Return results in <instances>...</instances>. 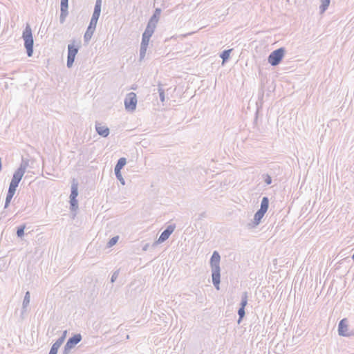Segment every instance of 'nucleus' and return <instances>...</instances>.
<instances>
[{
	"label": "nucleus",
	"mask_w": 354,
	"mask_h": 354,
	"mask_svg": "<svg viewBox=\"0 0 354 354\" xmlns=\"http://www.w3.org/2000/svg\"><path fill=\"white\" fill-rule=\"evenodd\" d=\"M28 165V162L24 161V160L21 161L19 168L14 172L11 182L10 183L8 191L6 195L4 209H6L10 205V201L14 196L17 188L21 180L27 167Z\"/></svg>",
	"instance_id": "nucleus-1"
},
{
	"label": "nucleus",
	"mask_w": 354,
	"mask_h": 354,
	"mask_svg": "<svg viewBox=\"0 0 354 354\" xmlns=\"http://www.w3.org/2000/svg\"><path fill=\"white\" fill-rule=\"evenodd\" d=\"M221 257L217 251H214L210 259V266L212 268V283L216 290L220 289L221 282Z\"/></svg>",
	"instance_id": "nucleus-2"
},
{
	"label": "nucleus",
	"mask_w": 354,
	"mask_h": 354,
	"mask_svg": "<svg viewBox=\"0 0 354 354\" xmlns=\"http://www.w3.org/2000/svg\"><path fill=\"white\" fill-rule=\"evenodd\" d=\"M24 41V47L26 49L27 55L31 57L33 54L34 39L30 26L27 24L22 33Z\"/></svg>",
	"instance_id": "nucleus-3"
},
{
	"label": "nucleus",
	"mask_w": 354,
	"mask_h": 354,
	"mask_svg": "<svg viewBox=\"0 0 354 354\" xmlns=\"http://www.w3.org/2000/svg\"><path fill=\"white\" fill-rule=\"evenodd\" d=\"M285 52V48L283 47L273 50L268 57V63L272 66L279 65L284 57Z\"/></svg>",
	"instance_id": "nucleus-4"
},
{
	"label": "nucleus",
	"mask_w": 354,
	"mask_h": 354,
	"mask_svg": "<svg viewBox=\"0 0 354 354\" xmlns=\"http://www.w3.org/2000/svg\"><path fill=\"white\" fill-rule=\"evenodd\" d=\"M82 337L80 333L73 335L69 337L63 350V354H68L70 351L79 342H81Z\"/></svg>",
	"instance_id": "nucleus-5"
},
{
	"label": "nucleus",
	"mask_w": 354,
	"mask_h": 354,
	"mask_svg": "<svg viewBox=\"0 0 354 354\" xmlns=\"http://www.w3.org/2000/svg\"><path fill=\"white\" fill-rule=\"evenodd\" d=\"M74 43L75 41H73L72 44L68 45V55L66 63L68 68H71L73 66L75 56L79 50V46H75Z\"/></svg>",
	"instance_id": "nucleus-6"
},
{
	"label": "nucleus",
	"mask_w": 354,
	"mask_h": 354,
	"mask_svg": "<svg viewBox=\"0 0 354 354\" xmlns=\"http://www.w3.org/2000/svg\"><path fill=\"white\" fill-rule=\"evenodd\" d=\"M137 105V97L135 93H129L124 99V106L127 111H134Z\"/></svg>",
	"instance_id": "nucleus-7"
},
{
	"label": "nucleus",
	"mask_w": 354,
	"mask_h": 354,
	"mask_svg": "<svg viewBox=\"0 0 354 354\" xmlns=\"http://www.w3.org/2000/svg\"><path fill=\"white\" fill-rule=\"evenodd\" d=\"M175 225H168L166 229L160 234L159 238L157 241H156L153 246H156L158 244L163 243L170 236V235L173 233V232L175 230Z\"/></svg>",
	"instance_id": "nucleus-8"
},
{
	"label": "nucleus",
	"mask_w": 354,
	"mask_h": 354,
	"mask_svg": "<svg viewBox=\"0 0 354 354\" xmlns=\"http://www.w3.org/2000/svg\"><path fill=\"white\" fill-rule=\"evenodd\" d=\"M348 320L346 318H344L339 322L338 324V333L340 336L343 337H351V334H348Z\"/></svg>",
	"instance_id": "nucleus-9"
},
{
	"label": "nucleus",
	"mask_w": 354,
	"mask_h": 354,
	"mask_svg": "<svg viewBox=\"0 0 354 354\" xmlns=\"http://www.w3.org/2000/svg\"><path fill=\"white\" fill-rule=\"evenodd\" d=\"M102 1V0H96L90 22L97 24L101 13Z\"/></svg>",
	"instance_id": "nucleus-10"
},
{
	"label": "nucleus",
	"mask_w": 354,
	"mask_h": 354,
	"mask_svg": "<svg viewBox=\"0 0 354 354\" xmlns=\"http://www.w3.org/2000/svg\"><path fill=\"white\" fill-rule=\"evenodd\" d=\"M95 130L98 135L103 138H106L110 133L109 129L99 122H95Z\"/></svg>",
	"instance_id": "nucleus-11"
},
{
	"label": "nucleus",
	"mask_w": 354,
	"mask_h": 354,
	"mask_svg": "<svg viewBox=\"0 0 354 354\" xmlns=\"http://www.w3.org/2000/svg\"><path fill=\"white\" fill-rule=\"evenodd\" d=\"M96 26H97L96 24L91 23V22L89 23L87 30L84 36V39L85 41H88L91 39V37L95 30Z\"/></svg>",
	"instance_id": "nucleus-12"
},
{
	"label": "nucleus",
	"mask_w": 354,
	"mask_h": 354,
	"mask_svg": "<svg viewBox=\"0 0 354 354\" xmlns=\"http://www.w3.org/2000/svg\"><path fill=\"white\" fill-rule=\"evenodd\" d=\"M64 342V337L58 338L52 345L49 354H57L58 349Z\"/></svg>",
	"instance_id": "nucleus-13"
},
{
	"label": "nucleus",
	"mask_w": 354,
	"mask_h": 354,
	"mask_svg": "<svg viewBox=\"0 0 354 354\" xmlns=\"http://www.w3.org/2000/svg\"><path fill=\"white\" fill-rule=\"evenodd\" d=\"M78 196V183L77 181L73 178L71 184V190L70 194V199H77V196Z\"/></svg>",
	"instance_id": "nucleus-14"
},
{
	"label": "nucleus",
	"mask_w": 354,
	"mask_h": 354,
	"mask_svg": "<svg viewBox=\"0 0 354 354\" xmlns=\"http://www.w3.org/2000/svg\"><path fill=\"white\" fill-rule=\"evenodd\" d=\"M266 212L261 211L259 209L254 214V219H253V225L257 226L261 223L262 218L264 216Z\"/></svg>",
	"instance_id": "nucleus-15"
},
{
	"label": "nucleus",
	"mask_w": 354,
	"mask_h": 354,
	"mask_svg": "<svg viewBox=\"0 0 354 354\" xmlns=\"http://www.w3.org/2000/svg\"><path fill=\"white\" fill-rule=\"evenodd\" d=\"M30 292L27 291L25 294L23 303H22V309H21V314L25 313L26 311V308L30 304Z\"/></svg>",
	"instance_id": "nucleus-16"
},
{
	"label": "nucleus",
	"mask_w": 354,
	"mask_h": 354,
	"mask_svg": "<svg viewBox=\"0 0 354 354\" xmlns=\"http://www.w3.org/2000/svg\"><path fill=\"white\" fill-rule=\"evenodd\" d=\"M269 207V199L267 196H264L262 198L261 202V207L259 210L263 211L266 213Z\"/></svg>",
	"instance_id": "nucleus-17"
},
{
	"label": "nucleus",
	"mask_w": 354,
	"mask_h": 354,
	"mask_svg": "<svg viewBox=\"0 0 354 354\" xmlns=\"http://www.w3.org/2000/svg\"><path fill=\"white\" fill-rule=\"evenodd\" d=\"M162 84L159 82L158 84L157 91L159 93V97L161 102H164L165 101V89L162 88Z\"/></svg>",
	"instance_id": "nucleus-18"
},
{
	"label": "nucleus",
	"mask_w": 354,
	"mask_h": 354,
	"mask_svg": "<svg viewBox=\"0 0 354 354\" xmlns=\"http://www.w3.org/2000/svg\"><path fill=\"white\" fill-rule=\"evenodd\" d=\"M126 163H127V160L125 158H119V160H118V162L115 166L114 170L121 171V169L124 167V166L126 165Z\"/></svg>",
	"instance_id": "nucleus-19"
},
{
	"label": "nucleus",
	"mask_w": 354,
	"mask_h": 354,
	"mask_svg": "<svg viewBox=\"0 0 354 354\" xmlns=\"http://www.w3.org/2000/svg\"><path fill=\"white\" fill-rule=\"evenodd\" d=\"M330 0H321L319 10L321 13H324L328 8Z\"/></svg>",
	"instance_id": "nucleus-20"
},
{
	"label": "nucleus",
	"mask_w": 354,
	"mask_h": 354,
	"mask_svg": "<svg viewBox=\"0 0 354 354\" xmlns=\"http://www.w3.org/2000/svg\"><path fill=\"white\" fill-rule=\"evenodd\" d=\"M161 13V9L160 8H156L153 14V15L151 17L150 20H152L155 21V23H158L160 15Z\"/></svg>",
	"instance_id": "nucleus-21"
},
{
	"label": "nucleus",
	"mask_w": 354,
	"mask_h": 354,
	"mask_svg": "<svg viewBox=\"0 0 354 354\" xmlns=\"http://www.w3.org/2000/svg\"><path fill=\"white\" fill-rule=\"evenodd\" d=\"M248 295L247 292H244L241 295V301L240 303V307L245 308L248 304Z\"/></svg>",
	"instance_id": "nucleus-22"
},
{
	"label": "nucleus",
	"mask_w": 354,
	"mask_h": 354,
	"mask_svg": "<svg viewBox=\"0 0 354 354\" xmlns=\"http://www.w3.org/2000/svg\"><path fill=\"white\" fill-rule=\"evenodd\" d=\"M232 49L224 50L220 55V57L223 59V62H226L230 58V55Z\"/></svg>",
	"instance_id": "nucleus-23"
},
{
	"label": "nucleus",
	"mask_w": 354,
	"mask_h": 354,
	"mask_svg": "<svg viewBox=\"0 0 354 354\" xmlns=\"http://www.w3.org/2000/svg\"><path fill=\"white\" fill-rule=\"evenodd\" d=\"M26 228V225H21L17 227V235L18 237L21 238L24 235V230Z\"/></svg>",
	"instance_id": "nucleus-24"
},
{
	"label": "nucleus",
	"mask_w": 354,
	"mask_h": 354,
	"mask_svg": "<svg viewBox=\"0 0 354 354\" xmlns=\"http://www.w3.org/2000/svg\"><path fill=\"white\" fill-rule=\"evenodd\" d=\"M238 315H239V319H238V324H240L243 318L245 317V308L239 307L238 310Z\"/></svg>",
	"instance_id": "nucleus-25"
},
{
	"label": "nucleus",
	"mask_w": 354,
	"mask_h": 354,
	"mask_svg": "<svg viewBox=\"0 0 354 354\" xmlns=\"http://www.w3.org/2000/svg\"><path fill=\"white\" fill-rule=\"evenodd\" d=\"M114 173H115V175L117 178V179L120 182V183L122 185H125V181H124V179L123 178L122 174H121V171L118 170V171H116V170H114Z\"/></svg>",
	"instance_id": "nucleus-26"
},
{
	"label": "nucleus",
	"mask_w": 354,
	"mask_h": 354,
	"mask_svg": "<svg viewBox=\"0 0 354 354\" xmlns=\"http://www.w3.org/2000/svg\"><path fill=\"white\" fill-rule=\"evenodd\" d=\"M71 211H76L78 208V201L77 199H70Z\"/></svg>",
	"instance_id": "nucleus-27"
},
{
	"label": "nucleus",
	"mask_w": 354,
	"mask_h": 354,
	"mask_svg": "<svg viewBox=\"0 0 354 354\" xmlns=\"http://www.w3.org/2000/svg\"><path fill=\"white\" fill-rule=\"evenodd\" d=\"M118 239H119V236H115L112 237L109 241V242L107 243V247L108 248H111L113 245H115L117 243Z\"/></svg>",
	"instance_id": "nucleus-28"
},
{
	"label": "nucleus",
	"mask_w": 354,
	"mask_h": 354,
	"mask_svg": "<svg viewBox=\"0 0 354 354\" xmlns=\"http://www.w3.org/2000/svg\"><path fill=\"white\" fill-rule=\"evenodd\" d=\"M262 178L263 179L265 183L267 185H269L272 183V177L270 174H263L262 175Z\"/></svg>",
	"instance_id": "nucleus-29"
},
{
	"label": "nucleus",
	"mask_w": 354,
	"mask_h": 354,
	"mask_svg": "<svg viewBox=\"0 0 354 354\" xmlns=\"http://www.w3.org/2000/svg\"><path fill=\"white\" fill-rule=\"evenodd\" d=\"M147 46H142L140 45V60H142L144 57H145L146 52H147Z\"/></svg>",
	"instance_id": "nucleus-30"
},
{
	"label": "nucleus",
	"mask_w": 354,
	"mask_h": 354,
	"mask_svg": "<svg viewBox=\"0 0 354 354\" xmlns=\"http://www.w3.org/2000/svg\"><path fill=\"white\" fill-rule=\"evenodd\" d=\"M68 0H61V11L66 12L68 11Z\"/></svg>",
	"instance_id": "nucleus-31"
},
{
	"label": "nucleus",
	"mask_w": 354,
	"mask_h": 354,
	"mask_svg": "<svg viewBox=\"0 0 354 354\" xmlns=\"http://www.w3.org/2000/svg\"><path fill=\"white\" fill-rule=\"evenodd\" d=\"M68 12V11L63 12L61 11L60 17H59V21L61 24H63L65 21L66 17H67Z\"/></svg>",
	"instance_id": "nucleus-32"
},
{
	"label": "nucleus",
	"mask_w": 354,
	"mask_h": 354,
	"mask_svg": "<svg viewBox=\"0 0 354 354\" xmlns=\"http://www.w3.org/2000/svg\"><path fill=\"white\" fill-rule=\"evenodd\" d=\"M119 273H120V270H115V271L113 273V274H112V276H111V283H114V282L115 281V280L117 279V278H118V276H119Z\"/></svg>",
	"instance_id": "nucleus-33"
},
{
	"label": "nucleus",
	"mask_w": 354,
	"mask_h": 354,
	"mask_svg": "<svg viewBox=\"0 0 354 354\" xmlns=\"http://www.w3.org/2000/svg\"><path fill=\"white\" fill-rule=\"evenodd\" d=\"M150 38L142 36L141 44L142 46H147L149 45Z\"/></svg>",
	"instance_id": "nucleus-34"
},
{
	"label": "nucleus",
	"mask_w": 354,
	"mask_h": 354,
	"mask_svg": "<svg viewBox=\"0 0 354 354\" xmlns=\"http://www.w3.org/2000/svg\"><path fill=\"white\" fill-rule=\"evenodd\" d=\"M153 33L149 30V29L145 28L144 32L142 33V36L145 37L151 38Z\"/></svg>",
	"instance_id": "nucleus-35"
},
{
	"label": "nucleus",
	"mask_w": 354,
	"mask_h": 354,
	"mask_svg": "<svg viewBox=\"0 0 354 354\" xmlns=\"http://www.w3.org/2000/svg\"><path fill=\"white\" fill-rule=\"evenodd\" d=\"M156 24H157V23H155V21L150 20V19L149 20L148 24H147V25H150V26L151 28H153V29H156Z\"/></svg>",
	"instance_id": "nucleus-36"
},
{
	"label": "nucleus",
	"mask_w": 354,
	"mask_h": 354,
	"mask_svg": "<svg viewBox=\"0 0 354 354\" xmlns=\"http://www.w3.org/2000/svg\"><path fill=\"white\" fill-rule=\"evenodd\" d=\"M146 28H147V29H149V30H151L153 33L154 32L155 29H153V28H151V27L150 26V25H147Z\"/></svg>",
	"instance_id": "nucleus-37"
},
{
	"label": "nucleus",
	"mask_w": 354,
	"mask_h": 354,
	"mask_svg": "<svg viewBox=\"0 0 354 354\" xmlns=\"http://www.w3.org/2000/svg\"><path fill=\"white\" fill-rule=\"evenodd\" d=\"M203 217H205V212H203V213H201V214H200V216H199V218H200V219H201V218H203Z\"/></svg>",
	"instance_id": "nucleus-38"
},
{
	"label": "nucleus",
	"mask_w": 354,
	"mask_h": 354,
	"mask_svg": "<svg viewBox=\"0 0 354 354\" xmlns=\"http://www.w3.org/2000/svg\"><path fill=\"white\" fill-rule=\"evenodd\" d=\"M348 334H351V336L354 335V330H348Z\"/></svg>",
	"instance_id": "nucleus-39"
},
{
	"label": "nucleus",
	"mask_w": 354,
	"mask_h": 354,
	"mask_svg": "<svg viewBox=\"0 0 354 354\" xmlns=\"http://www.w3.org/2000/svg\"><path fill=\"white\" fill-rule=\"evenodd\" d=\"M66 333H67L66 330L64 331L63 335L60 337H64V339H65L66 338Z\"/></svg>",
	"instance_id": "nucleus-40"
},
{
	"label": "nucleus",
	"mask_w": 354,
	"mask_h": 354,
	"mask_svg": "<svg viewBox=\"0 0 354 354\" xmlns=\"http://www.w3.org/2000/svg\"><path fill=\"white\" fill-rule=\"evenodd\" d=\"M148 244H146L144 247H143V250H147V248H148Z\"/></svg>",
	"instance_id": "nucleus-41"
},
{
	"label": "nucleus",
	"mask_w": 354,
	"mask_h": 354,
	"mask_svg": "<svg viewBox=\"0 0 354 354\" xmlns=\"http://www.w3.org/2000/svg\"><path fill=\"white\" fill-rule=\"evenodd\" d=\"M1 169H2V162H1V158H0V171H1Z\"/></svg>",
	"instance_id": "nucleus-42"
}]
</instances>
